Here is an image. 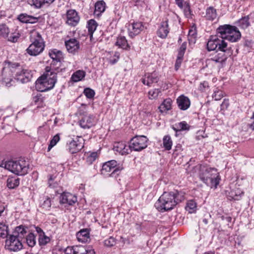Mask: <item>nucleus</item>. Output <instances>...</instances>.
<instances>
[{
	"label": "nucleus",
	"instance_id": "nucleus-25",
	"mask_svg": "<svg viewBox=\"0 0 254 254\" xmlns=\"http://www.w3.org/2000/svg\"><path fill=\"white\" fill-rule=\"evenodd\" d=\"M169 33L168 21L162 22L161 26L157 31V35L161 38H165Z\"/></svg>",
	"mask_w": 254,
	"mask_h": 254
},
{
	"label": "nucleus",
	"instance_id": "nucleus-10",
	"mask_svg": "<svg viewBox=\"0 0 254 254\" xmlns=\"http://www.w3.org/2000/svg\"><path fill=\"white\" fill-rule=\"evenodd\" d=\"M123 169L122 167H117V162L113 160L105 163L102 166L101 174L105 177L116 178Z\"/></svg>",
	"mask_w": 254,
	"mask_h": 254
},
{
	"label": "nucleus",
	"instance_id": "nucleus-41",
	"mask_svg": "<svg viewBox=\"0 0 254 254\" xmlns=\"http://www.w3.org/2000/svg\"><path fill=\"white\" fill-rule=\"evenodd\" d=\"M60 137L59 134H57L55 136H54L53 138L51 140L50 144L48 146V151H50V150L57 144V143L60 141Z\"/></svg>",
	"mask_w": 254,
	"mask_h": 254
},
{
	"label": "nucleus",
	"instance_id": "nucleus-28",
	"mask_svg": "<svg viewBox=\"0 0 254 254\" xmlns=\"http://www.w3.org/2000/svg\"><path fill=\"white\" fill-rule=\"evenodd\" d=\"M225 52H221L217 55L213 56L210 60L214 62L215 63L222 64L227 60V56L224 54Z\"/></svg>",
	"mask_w": 254,
	"mask_h": 254
},
{
	"label": "nucleus",
	"instance_id": "nucleus-5",
	"mask_svg": "<svg viewBox=\"0 0 254 254\" xmlns=\"http://www.w3.org/2000/svg\"><path fill=\"white\" fill-rule=\"evenodd\" d=\"M0 167L4 168L12 173L19 175L24 176L28 173L29 169V164L28 161L23 158L18 160H10L2 161Z\"/></svg>",
	"mask_w": 254,
	"mask_h": 254
},
{
	"label": "nucleus",
	"instance_id": "nucleus-46",
	"mask_svg": "<svg viewBox=\"0 0 254 254\" xmlns=\"http://www.w3.org/2000/svg\"><path fill=\"white\" fill-rule=\"evenodd\" d=\"M28 2L36 8H40L44 4L43 0H29Z\"/></svg>",
	"mask_w": 254,
	"mask_h": 254
},
{
	"label": "nucleus",
	"instance_id": "nucleus-29",
	"mask_svg": "<svg viewBox=\"0 0 254 254\" xmlns=\"http://www.w3.org/2000/svg\"><path fill=\"white\" fill-rule=\"evenodd\" d=\"M172 101L170 98H167L164 100L163 102L159 107V109L161 113H166L170 110L172 107Z\"/></svg>",
	"mask_w": 254,
	"mask_h": 254
},
{
	"label": "nucleus",
	"instance_id": "nucleus-30",
	"mask_svg": "<svg viewBox=\"0 0 254 254\" xmlns=\"http://www.w3.org/2000/svg\"><path fill=\"white\" fill-rule=\"evenodd\" d=\"M97 27V23L95 20L94 19L90 20L88 22V34L90 36V40H92L93 38V34L94 32L96 30Z\"/></svg>",
	"mask_w": 254,
	"mask_h": 254
},
{
	"label": "nucleus",
	"instance_id": "nucleus-24",
	"mask_svg": "<svg viewBox=\"0 0 254 254\" xmlns=\"http://www.w3.org/2000/svg\"><path fill=\"white\" fill-rule=\"evenodd\" d=\"M18 19L22 23L34 24L38 22V18L28 15L26 13H21L18 15Z\"/></svg>",
	"mask_w": 254,
	"mask_h": 254
},
{
	"label": "nucleus",
	"instance_id": "nucleus-34",
	"mask_svg": "<svg viewBox=\"0 0 254 254\" xmlns=\"http://www.w3.org/2000/svg\"><path fill=\"white\" fill-rule=\"evenodd\" d=\"M243 194V191L239 189H232L229 192V196L234 200H239Z\"/></svg>",
	"mask_w": 254,
	"mask_h": 254
},
{
	"label": "nucleus",
	"instance_id": "nucleus-44",
	"mask_svg": "<svg viewBox=\"0 0 254 254\" xmlns=\"http://www.w3.org/2000/svg\"><path fill=\"white\" fill-rule=\"evenodd\" d=\"M50 241L49 237L47 236L45 234L42 235L39 237L38 241L40 246H45L48 244Z\"/></svg>",
	"mask_w": 254,
	"mask_h": 254
},
{
	"label": "nucleus",
	"instance_id": "nucleus-35",
	"mask_svg": "<svg viewBox=\"0 0 254 254\" xmlns=\"http://www.w3.org/2000/svg\"><path fill=\"white\" fill-rule=\"evenodd\" d=\"M25 237H26V242L28 246L33 247L36 245V236L33 233H30L28 235L26 234Z\"/></svg>",
	"mask_w": 254,
	"mask_h": 254
},
{
	"label": "nucleus",
	"instance_id": "nucleus-59",
	"mask_svg": "<svg viewBox=\"0 0 254 254\" xmlns=\"http://www.w3.org/2000/svg\"><path fill=\"white\" fill-rule=\"evenodd\" d=\"M36 231L39 235V237L45 234L44 231L39 227H35Z\"/></svg>",
	"mask_w": 254,
	"mask_h": 254
},
{
	"label": "nucleus",
	"instance_id": "nucleus-57",
	"mask_svg": "<svg viewBox=\"0 0 254 254\" xmlns=\"http://www.w3.org/2000/svg\"><path fill=\"white\" fill-rule=\"evenodd\" d=\"M95 253L93 249L89 247H86V252L85 254H95Z\"/></svg>",
	"mask_w": 254,
	"mask_h": 254
},
{
	"label": "nucleus",
	"instance_id": "nucleus-56",
	"mask_svg": "<svg viewBox=\"0 0 254 254\" xmlns=\"http://www.w3.org/2000/svg\"><path fill=\"white\" fill-rule=\"evenodd\" d=\"M208 87V84L207 82L204 81L202 83H201L200 84L199 88L200 90L203 91L205 89L206 87Z\"/></svg>",
	"mask_w": 254,
	"mask_h": 254
},
{
	"label": "nucleus",
	"instance_id": "nucleus-39",
	"mask_svg": "<svg viewBox=\"0 0 254 254\" xmlns=\"http://www.w3.org/2000/svg\"><path fill=\"white\" fill-rule=\"evenodd\" d=\"M8 226L3 222H0V237L2 238L8 236Z\"/></svg>",
	"mask_w": 254,
	"mask_h": 254
},
{
	"label": "nucleus",
	"instance_id": "nucleus-64",
	"mask_svg": "<svg viewBox=\"0 0 254 254\" xmlns=\"http://www.w3.org/2000/svg\"><path fill=\"white\" fill-rule=\"evenodd\" d=\"M185 53L178 51L177 59L183 60Z\"/></svg>",
	"mask_w": 254,
	"mask_h": 254
},
{
	"label": "nucleus",
	"instance_id": "nucleus-40",
	"mask_svg": "<svg viewBox=\"0 0 254 254\" xmlns=\"http://www.w3.org/2000/svg\"><path fill=\"white\" fill-rule=\"evenodd\" d=\"M161 93L159 89H154L148 92V97L150 99L153 100L156 99Z\"/></svg>",
	"mask_w": 254,
	"mask_h": 254
},
{
	"label": "nucleus",
	"instance_id": "nucleus-51",
	"mask_svg": "<svg viewBox=\"0 0 254 254\" xmlns=\"http://www.w3.org/2000/svg\"><path fill=\"white\" fill-rule=\"evenodd\" d=\"M55 178H53L52 176H51L49 179L48 184L49 186L52 188H57L59 186V184L57 181H54Z\"/></svg>",
	"mask_w": 254,
	"mask_h": 254
},
{
	"label": "nucleus",
	"instance_id": "nucleus-15",
	"mask_svg": "<svg viewBox=\"0 0 254 254\" xmlns=\"http://www.w3.org/2000/svg\"><path fill=\"white\" fill-rule=\"evenodd\" d=\"M144 29L143 23L141 22H133L129 24L128 26V31L129 36L133 38L139 34Z\"/></svg>",
	"mask_w": 254,
	"mask_h": 254
},
{
	"label": "nucleus",
	"instance_id": "nucleus-17",
	"mask_svg": "<svg viewBox=\"0 0 254 254\" xmlns=\"http://www.w3.org/2000/svg\"><path fill=\"white\" fill-rule=\"evenodd\" d=\"M77 201L75 195L69 192H64L61 195L60 202L61 204H66L72 205Z\"/></svg>",
	"mask_w": 254,
	"mask_h": 254
},
{
	"label": "nucleus",
	"instance_id": "nucleus-49",
	"mask_svg": "<svg viewBox=\"0 0 254 254\" xmlns=\"http://www.w3.org/2000/svg\"><path fill=\"white\" fill-rule=\"evenodd\" d=\"M75 254H85L86 252V247L83 246H75Z\"/></svg>",
	"mask_w": 254,
	"mask_h": 254
},
{
	"label": "nucleus",
	"instance_id": "nucleus-38",
	"mask_svg": "<svg viewBox=\"0 0 254 254\" xmlns=\"http://www.w3.org/2000/svg\"><path fill=\"white\" fill-rule=\"evenodd\" d=\"M163 144L166 150H170L171 149L173 142L171 138L169 135H167L164 136L163 139Z\"/></svg>",
	"mask_w": 254,
	"mask_h": 254
},
{
	"label": "nucleus",
	"instance_id": "nucleus-1",
	"mask_svg": "<svg viewBox=\"0 0 254 254\" xmlns=\"http://www.w3.org/2000/svg\"><path fill=\"white\" fill-rule=\"evenodd\" d=\"M183 199V195L177 190L164 192L155 203V207L159 211L170 210Z\"/></svg>",
	"mask_w": 254,
	"mask_h": 254
},
{
	"label": "nucleus",
	"instance_id": "nucleus-23",
	"mask_svg": "<svg viewBox=\"0 0 254 254\" xmlns=\"http://www.w3.org/2000/svg\"><path fill=\"white\" fill-rule=\"evenodd\" d=\"M202 16L207 20L213 21L217 16L216 9L213 6H209L206 9L205 12L203 13Z\"/></svg>",
	"mask_w": 254,
	"mask_h": 254
},
{
	"label": "nucleus",
	"instance_id": "nucleus-16",
	"mask_svg": "<svg viewBox=\"0 0 254 254\" xmlns=\"http://www.w3.org/2000/svg\"><path fill=\"white\" fill-rule=\"evenodd\" d=\"M80 20L77 12L74 9H70L66 12V23L70 26H76Z\"/></svg>",
	"mask_w": 254,
	"mask_h": 254
},
{
	"label": "nucleus",
	"instance_id": "nucleus-60",
	"mask_svg": "<svg viewBox=\"0 0 254 254\" xmlns=\"http://www.w3.org/2000/svg\"><path fill=\"white\" fill-rule=\"evenodd\" d=\"M176 4L180 8L183 7V0H175Z\"/></svg>",
	"mask_w": 254,
	"mask_h": 254
},
{
	"label": "nucleus",
	"instance_id": "nucleus-21",
	"mask_svg": "<svg viewBox=\"0 0 254 254\" xmlns=\"http://www.w3.org/2000/svg\"><path fill=\"white\" fill-rule=\"evenodd\" d=\"M114 149L115 151L123 155L128 154L131 151L129 145L128 146L127 145L123 142L116 143Z\"/></svg>",
	"mask_w": 254,
	"mask_h": 254
},
{
	"label": "nucleus",
	"instance_id": "nucleus-27",
	"mask_svg": "<svg viewBox=\"0 0 254 254\" xmlns=\"http://www.w3.org/2000/svg\"><path fill=\"white\" fill-rule=\"evenodd\" d=\"M115 44L119 48L124 50H128L130 49V46L128 44L125 37L124 36L119 37L117 39V41Z\"/></svg>",
	"mask_w": 254,
	"mask_h": 254
},
{
	"label": "nucleus",
	"instance_id": "nucleus-54",
	"mask_svg": "<svg viewBox=\"0 0 254 254\" xmlns=\"http://www.w3.org/2000/svg\"><path fill=\"white\" fill-rule=\"evenodd\" d=\"M51 206V200L49 198H46L42 204V207L45 209H49Z\"/></svg>",
	"mask_w": 254,
	"mask_h": 254
},
{
	"label": "nucleus",
	"instance_id": "nucleus-12",
	"mask_svg": "<svg viewBox=\"0 0 254 254\" xmlns=\"http://www.w3.org/2000/svg\"><path fill=\"white\" fill-rule=\"evenodd\" d=\"M49 55L53 60L50 65L46 67H51V70L57 72L61 65V61L63 58L62 52L57 49H53L49 52Z\"/></svg>",
	"mask_w": 254,
	"mask_h": 254
},
{
	"label": "nucleus",
	"instance_id": "nucleus-48",
	"mask_svg": "<svg viewBox=\"0 0 254 254\" xmlns=\"http://www.w3.org/2000/svg\"><path fill=\"white\" fill-rule=\"evenodd\" d=\"M224 97V94L223 91L221 90H216L214 92L212 95L213 98L215 100L218 101L221 100Z\"/></svg>",
	"mask_w": 254,
	"mask_h": 254
},
{
	"label": "nucleus",
	"instance_id": "nucleus-32",
	"mask_svg": "<svg viewBox=\"0 0 254 254\" xmlns=\"http://www.w3.org/2000/svg\"><path fill=\"white\" fill-rule=\"evenodd\" d=\"M173 128L176 132L178 131L186 130L190 129V126L186 122L183 121L176 124L175 127H173Z\"/></svg>",
	"mask_w": 254,
	"mask_h": 254
},
{
	"label": "nucleus",
	"instance_id": "nucleus-18",
	"mask_svg": "<svg viewBox=\"0 0 254 254\" xmlns=\"http://www.w3.org/2000/svg\"><path fill=\"white\" fill-rule=\"evenodd\" d=\"M31 77V71L22 67L21 72H20L16 76H14V79L22 83H25L29 82Z\"/></svg>",
	"mask_w": 254,
	"mask_h": 254
},
{
	"label": "nucleus",
	"instance_id": "nucleus-3",
	"mask_svg": "<svg viewBox=\"0 0 254 254\" xmlns=\"http://www.w3.org/2000/svg\"><path fill=\"white\" fill-rule=\"evenodd\" d=\"M194 169L199 170L200 179L207 186L211 188H217L219 184L220 178L216 169L198 165L195 167Z\"/></svg>",
	"mask_w": 254,
	"mask_h": 254
},
{
	"label": "nucleus",
	"instance_id": "nucleus-52",
	"mask_svg": "<svg viewBox=\"0 0 254 254\" xmlns=\"http://www.w3.org/2000/svg\"><path fill=\"white\" fill-rule=\"evenodd\" d=\"M19 38V35L18 33H12L8 37V40L13 43L17 41Z\"/></svg>",
	"mask_w": 254,
	"mask_h": 254
},
{
	"label": "nucleus",
	"instance_id": "nucleus-4",
	"mask_svg": "<svg viewBox=\"0 0 254 254\" xmlns=\"http://www.w3.org/2000/svg\"><path fill=\"white\" fill-rule=\"evenodd\" d=\"M51 67H46L45 72L36 81V88L40 92L52 89L57 81V72L51 70Z\"/></svg>",
	"mask_w": 254,
	"mask_h": 254
},
{
	"label": "nucleus",
	"instance_id": "nucleus-58",
	"mask_svg": "<svg viewBox=\"0 0 254 254\" xmlns=\"http://www.w3.org/2000/svg\"><path fill=\"white\" fill-rule=\"evenodd\" d=\"M186 47H187V44L186 42H184L181 46V47L179 50V51L185 53V51L186 50Z\"/></svg>",
	"mask_w": 254,
	"mask_h": 254
},
{
	"label": "nucleus",
	"instance_id": "nucleus-31",
	"mask_svg": "<svg viewBox=\"0 0 254 254\" xmlns=\"http://www.w3.org/2000/svg\"><path fill=\"white\" fill-rule=\"evenodd\" d=\"M85 76V72L82 70L75 71L71 76V80L75 82L79 81L83 79Z\"/></svg>",
	"mask_w": 254,
	"mask_h": 254
},
{
	"label": "nucleus",
	"instance_id": "nucleus-11",
	"mask_svg": "<svg viewBox=\"0 0 254 254\" xmlns=\"http://www.w3.org/2000/svg\"><path fill=\"white\" fill-rule=\"evenodd\" d=\"M148 138L144 135H136L131 138L129 147L131 150L140 151L147 146Z\"/></svg>",
	"mask_w": 254,
	"mask_h": 254
},
{
	"label": "nucleus",
	"instance_id": "nucleus-6",
	"mask_svg": "<svg viewBox=\"0 0 254 254\" xmlns=\"http://www.w3.org/2000/svg\"><path fill=\"white\" fill-rule=\"evenodd\" d=\"M22 66L17 63L8 62L2 69V84L9 87L15 83L12 77L14 78L18 73L21 72Z\"/></svg>",
	"mask_w": 254,
	"mask_h": 254
},
{
	"label": "nucleus",
	"instance_id": "nucleus-63",
	"mask_svg": "<svg viewBox=\"0 0 254 254\" xmlns=\"http://www.w3.org/2000/svg\"><path fill=\"white\" fill-rule=\"evenodd\" d=\"M196 35V32L193 30H190L189 31V37H194Z\"/></svg>",
	"mask_w": 254,
	"mask_h": 254
},
{
	"label": "nucleus",
	"instance_id": "nucleus-20",
	"mask_svg": "<svg viewBox=\"0 0 254 254\" xmlns=\"http://www.w3.org/2000/svg\"><path fill=\"white\" fill-rule=\"evenodd\" d=\"M65 45L69 53H74L79 49V42L75 38H70L65 42Z\"/></svg>",
	"mask_w": 254,
	"mask_h": 254
},
{
	"label": "nucleus",
	"instance_id": "nucleus-13",
	"mask_svg": "<svg viewBox=\"0 0 254 254\" xmlns=\"http://www.w3.org/2000/svg\"><path fill=\"white\" fill-rule=\"evenodd\" d=\"M79 114L82 116L79 121V125L84 129L89 128L96 124L95 116L92 114H88L81 110L79 111Z\"/></svg>",
	"mask_w": 254,
	"mask_h": 254
},
{
	"label": "nucleus",
	"instance_id": "nucleus-19",
	"mask_svg": "<svg viewBox=\"0 0 254 254\" xmlns=\"http://www.w3.org/2000/svg\"><path fill=\"white\" fill-rule=\"evenodd\" d=\"M159 79L158 74L154 72L145 74L144 77L142 79V82L145 85L150 86L152 83L158 82Z\"/></svg>",
	"mask_w": 254,
	"mask_h": 254
},
{
	"label": "nucleus",
	"instance_id": "nucleus-26",
	"mask_svg": "<svg viewBox=\"0 0 254 254\" xmlns=\"http://www.w3.org/2000/svg\"><path fill=\"white\" fill-rule=\"evenodd\" d=\"M76 237L79 242H86L89 238V232L88 229L81 230L76 234Z\"/></svg>",
	"mask_w": 254,
	"mask_h": 254
},
{
	"label": "nucleus",
	"instance_id": "nucleus-61",
	"mask_svg": "<svg viewBox=\"0 0 254 254\" xmlns=\"http://www.w3.org/2000/svg\"><path fill=\"white\" fill-rule=\"evenodd\" d=\"M119 58H120V56L119 55H118L117 56V58H114V59H110V63L112 64H116L119 60Z\"/></svg>",
	"mask_w": 254,
	"mask_h": 254
},
{
	"label": "nucleus",
	"instance_id": "nucleus-9",
	"mask_svg": "<svg viewBox=\"0 0 254 254\" xmlns=\"http://www.w3.org/2000/svg\"><path fill=\"white\" fill-rule=\"evenodd\" d=\"M207 49L209 51L218 50L221 52H226L227 50V43L219 35H211L207 43Z\"/></svg>",
	"mask_w": 254,
	"mask_h": 254
},
{
	"label": "nucleus",
	"instance_id": "nucleus-22",
	"mask_svg": "<svg viewBox=\"0 0 254 254\" xmlns=\"http://www.w3.org/2000/svg\"><path fill=\"white\" fill-rule=\"evenodd\" d=\"M177 103L179 108L182 110H187L190 105L189 98L184 95L179 96L177 99Z\"/></svg>",
	"mask_w": 254,
	"mask_h": 254
},
{
	"label": "nucleus",
	"instance_id": "nucleus-43",
	"mask_svg": "<svg viewBox=\"0 0 254 254\" xmlns=\"http://www.w3.org/2000/svg\"><path fill=\"white\" fill-rule=\"evenodd\" d=\"M9 32L8 27L4 24H0V35L3 37H7Z\"/></svg>",
	"mask_w": 254,
	"mask_h": 254
},
{
	"label": "nucleus",
	"instance_id": "nucleus-45",
	"mask_svg": "<svg viewBox=\"0 0 254 254\" xmlns=\"http://www.w3.org/2000/svg\"><path fill=\"white\" fill-rule=\"evenodd\" d=\"M83 93L87 98H93L95 95V92L93 90L86 88L84 90Z\"/></svg>",
	"mask_w": 254,
	"mask_h": 254
},
{
	"label": "nucleus",
	"instance_id": "nucleus-8",
	"mask_svg": "<svg viewBox=\"0 0 254 254\" xmlns=\"http://www.w3.org/2000/svg\"><path fill=\"white\" fill-rule=\"evenodd\" d=\"M216 32L219 37L231 42H236L241 37V34L237 27L228 24L220 26Z\"/></svg>",
	"mask_w": 254,
	"mask_h": 254
},
{
	"label": "nucleus",
	"instance_id": "nucleus-33",
	"mask_svg": "<svg viewBox=\"0 0 254 254\" xmlns=\"http://www.w3.org/2000/svg\"><path fill=\"white\" fill-rule=\"evenodd\" d=\"M106 3L103 0L98 1L95 4V13L99 15L105 10Z\"/></svg>",
	"mask_w": 254,
	"mask_h": 254
},
{
	"label": "nucleus",
	"instance_id": "nucleus-14",
	"mask_svg": "<svg viewBox=\"0 0 254 254\" xmlns=\"http://www.w3.org/2000/svg\"><path fill=\"white\" fill-rule=\"evenodd\" d=\"M83 139L80 137H76L67 143V150L72 154L79 152L83 147Z\"/></svg>",
	"mask_w": 254,
	"mask_h": 254
},
{
	"label": "nucleus",
	"instance_id": "nucleus-2",
	"mask_svg": "<svg viewBox=\"0 0 254 254\" xmlns=\"http://www.w3.org/2000/svg\"><path fill=\"white\" fill-rule=\"evenodd\" d=\"M27 227L20 225L15 227L12 235L6 238L5 248L10 252H18L23 248L22 240L27 233Z\"/></svg>",
	"mask_w": 254,
	"mask_h": 254
},
{
	"label": "nucleus",
	"instance_id": "nucleus-7",
	"mask_svg": "<svg viewBox=\"0 0 254 254\" xmlns=\"http://www.w3.org/2000/svg\"><path fill=\"white\" fill-rule=\"evenodd\" d=\"M30 38L32 43L26 49V52L30 56H38L44 50L45 43L44 40L40 34L35 30L31 32Z\"/></svg>",
	"mask_w": 254,
	"mask_h": 254
},
{
	"label": "nucleus",
	"instance_id": "nucleus-62",
	"mask_svg": "<svg viewBox=\"0 0 254 254\" xmlns=\"http://www.w3.org/2000/svg\"><path fill=\"white\" fill-rule=\"evenodd\" d=\"M250 128L254 130V119H251V123L249 124Z\"/></svg>",
	"mask_w": 254,
	"mask_h": 254
},
{
	"label": "nucleus",
	"instance_id": "nucleus-36",
	"mask_svg": "<svg viewBox=\"0 0 254 254\" xmlns=\"http://www.w3.org/2000/svg\"><path fill=\"white\" fill-rule=\"evenodd\" d=\"M19 185V179L15 178H9L7 180V186L8 188L12 189Z\"/></svg>",
	"mask_w": 254,
	"mask_h": 254
},
{
	"label": "nucleus",
	"instance_id": "nucleus-53",
	"mask_svg": "<svg viewBox=\"0 0 254 254\" xmlns=\"http://www.w3.org/2000/svg\"><path fill=\"white\" fill-rule=\"evenodd\" d=\"M105 245L107 247H112L115 245L116 241L115 239L111 237L108 239L105 240L104 242Z\"/></svg>",
	"mask_w": 254,
	"mask_h": 254
},
{
	"label": "nucleus",
	"instance_id": "nucleus-47",
	"mask_svg": "<svg viewBox=\"0 0 254 254\" xmlns=\"http://www.w3.org/2000/svg\"><path fill=\"white\" fill-rule=\"evenodd\" d=\"M97 158V153L94 152L91 153L86 159V162L88 164H92Z\"/></svg>",
	"mask_w": 254,
	"mask_h": 254
},
{
	"label": "nucleus",
	"instance_id": "nucleus-50",
	"mask_svg": "<svg viewBox=\"0 0 254 254\" xmlns=\"http://www.w3.org/2000/svg\"><path fill=\"white\" fill-rule=\"evenodd\" d=\"M61 251H63L65 254H75V246L74 247H67L65 249H60Z\"/></svg>",
	"mask_w": 254,
	"mask_h": 254
},
{
	"label": "nucleus",
	"instance_id": "nucleus-37",
	"mask_svg": "<svg viewBox=\"0 0 254 254\" xmlns=\"http://www.w3.org/2000/svg\"><path fill=\"white\" fill-rule=\"evenodd\" d=\"M196 203L193 200H190L188 201L185 207L186 210L190 213H192L196 210Z\"/></svg>",
	"mask_w": 254,
	"mask_h": 254
},
{
	"label": "nucleus",
	"instance_id": "nucleus-42",
	"mask_svg": "<svg viewBox=\"0 0 254 254\" xmlns=\"http://www.w3.org/2000/svg\"><path fill=\"white\" fill-rule=\"evenodd\" d=\"M239 26L243 29H246L250 25V22L249 21V17H244L238 21Z\"/></svg>",
	"mask_w": 254,
	"mask_h": 254
},
{
	"label": "nucleus",
	"instance_id": "nucleus-55",
	"mask_svg": "<svg viewBox=\"0 0 254 254\" xmlns=\"http://www.w3.org/2000/svg\"><path fill=\"white\" fill-rule=\"evenodd\" d=\"M182 61H183V60H182V59H179L177 58L176 63H175V68L176 70H178V69L180 67V66L182 64Z\"/></svg>",
	"mask_w": 254,
	"mask_h": 254
}]
</instances>
